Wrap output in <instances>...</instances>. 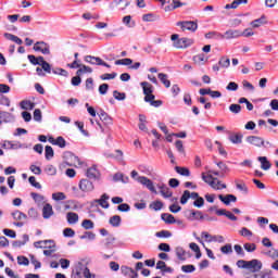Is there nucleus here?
Instances as JSON below:
<instances>
[{
  "label": "nucleus",
  "instance_id": "34",
  "mask_svg": "<svg viewBox=\"0 0 278 278\" xmlns=\"http://www.w3.org/2000/svg\"><path fill=\"white\" fill-rule=\"evenodd\" d=\"M202 179L205 184H208V186H214L216 181H218V178H214L212 175L205 176V174H202Z\"/></svg>",
  "mask_w": 278,
  "mask_h": 278
},
{
  "label": "nucleus",
  "instance_id": "45",
  "mask_svg": "<svg viewBox=\"0 0 278 278\" xmlns=\"http://www.w3.org/2000/svg\"><path fill=\"white\" fill-rule=\"evenodd\" d=\"M53 75H61V77H68V71L60 67L52 70Z\"/></svg>",
  "mask_w": 278,
  "mask_h": 278
},
{
  "label": "nucleus",
  "instance_id": "16",
  "mask_svg": "<svg viewBox=\"0 0 278 278\" xmlns=\"http://www.w3.org/2000/svg\"><path fill=\"white\" fill-rule=\"evenodd\" d=\"M242 36V31L238 29H228L223 34V40H231L233 38H240Z\"/></svg>",
  "mask_w": 278,
  "mask_h": 278
},
{
  "label": "nucleus",
  "instance_id": "25",
  "mask_svg": "<svg viewBox=\"0 0 278 278\" xmlns=\"http://www.w3.org/2000/svg\"><path fill=\"white\" fill-rule=\"evenodd\" d=\"M161 218L164 220V223H166V225H175L176 223L175 216H173V214L163 213Z\"/></svg>",
  "mask_w": 278,
  "mask_h": 278
},
{
  "label": "nucleus",
  "instance_id": "5",
  "mask_svg": "<svg viewBox=\"0 0 278 278\" xmlns=\"http://www.w3.org/2000/svg\"><path fill=\"white\" fill-rule=\"evenodd\" d=\"M66 166H81V161H79V156L73 154L72 152H66L64 154Z\"/></svg>",
  "mask_w": 278,
  "mask_h": 278
},
{
  "label": "nucleus",
  "instance_id": "44",
  "mask_svg": "<svg viewBox=\"0 0 278 278\" xmlns=\"http://www.w3.org/2000/svg\"><path fill=\"white\" fill-rule=\"evenodd\" d=\"M113 97L116 101H125V99H127V94L125 92H119L118 90L113 91Z\"/></svg>",
  "mask_w": 278,
  "mask_h": 278
},
{
  "label": "nucleus",
  "instance_id": "58",
  "mask_svg": "<svg viewBox=\"0 0 278 278\" xmlns=\"http://www.w3.org/2000/svg\"><path fill=\"white\" fill-rule=\"evenodd\" d=\"M156 238H170V236H173V233H170V231L168 230H161L159 232L155 233Z\"/></svg>",
  "mask_w": 278,
  "mask_h": 278
},
{
  "label": "nucleus",
  "instance_id": "57",
  "mask_svg": "<svg viewBox=\"0 0 278 278\" xmlns=\"http://www.w3.org/2000/svg\"><path fill=\"white\" fill-rule=\"evenodd\" d=\"M229 110L232 114H240V112H242V106L240 104H230Z\"/></svg>",
  "mask_w": 278,
  "mask_h": 278
},
{
  "label": "nucleus",
  "instance_id": "63",
  "mask_svg": "<svg viewBox=\"0 0 278 278\" xmlns=\"http://www.w3.org/2000/svg\"><path fill=\"white\" fill-rule=\"evenodd\" d=\"M45 170H46L47 175H51V176L56 175V173H58V169L53 165H48L45 168Z\"/></svg>",
  "mask_w": 278,
  "mask_h": 278
},
{
  "label": "nucleus",
  "instance_id": "22",
  "mask_svg": "<svg viewBox=\"0 0 278 278\" xmlns=\"http://www.w3.org/2000/svg\"><path fill=\"white\" fill-rule=\"evenodd\" d=\"M176 255H177V258L180 260V262H186L187 260L186 255L190 257V253L186 252V250H184V248L181 247L176 248Z\"/></svg>",
  "mask_w": 278,
  "mask_h": 278
},
{
  "label": "nucleus",
  "instance_id": "35",
  "mask_svg": "<svg viewBox=\"0 0 278 278\" xmlns=\"http://www.w3.org/2000/svg\"><path fill=\"white\" fill-rule=\"evenodd\" d=\"M242 134H236V135H231L229 136V140L230 142H232V144H242Z\"/></svg>",
  "mask_w": 278,
  "mask_h": 278
},
{
  "label": "nucleus",
  "instance_id": "54",
  "mask_svg": "<svg viewBox=\"0 0 278 278\" xmlns=\"http://www.w3.org/2000/svg\"><path fill=\"white\" fill-rule=\"evenodd\" d=\"M30 197H31V199L35 200V203H42V201H45V195H41V194L36 193V192H31Z\"/></svg>",
  "mask_w": 278,
  "mask_h": 278
},
{
  "label": "nucleus",
  "instance_id": "24",
  "mask_svg": "<svg viewBox=\"0 0 278 278\" xmlns=\"http://www.w3.org/2000/svg\"><path fill=\"white\" fill-rule=\"evenodd\" d=\"M160 188V192L162 194V197H164V199H170V197H173V191H170V189L166 186V185H161L159 186Z\"/></svg>",
  "mask_w": 278,
  "mask_h": 278
},
{
  "label": "nucleus",
  "instance_id": "64",
  "mask_svg": "<svg viewBox=\"0 0 278 278\" xmlns=\"http://www.w3.org/2000/svg\"><path fill=\"white\" fill-rule=\"evenodd\" d=\"M118 212H130L131 206L127 203H122L117 206Z\"/></svg>",
  "mask_w": 278,
  "mask_h": 278
},
{
  "label": "nucleus",
  "instance_id": "56",
  "mask_svg": "<svg viewBox=\"0 0 278 278\" xmlns=\"http://www.w3.org/2000/svg\"><path fill=\"white\" fill-rule=\"evenodd\" d=\"M222 253H224V255H229V253H233V249L231 248L230 243H227L226 245L220 248Z\"/></svg>",
  "mask_w": 278,
  "mask_h": 278
},
{
  "label": "nucleus",
  "instance_id": "48",
  "mask_svg": "<svg viewBox=\"0 0 278 278\" xmlns=\"http://www.w3.org/2000/svg\"><path fill=\"white\" fill-rule=\"evenodd\" d=\"M81 227L87 230L94 229V222H92L91 219H85L81 223Z\"/></svg>",
  "mask_w": 278,
  "mask_h": 278
},
{
  "label": "nucleus",
  "instance_id": "46",
  "mask_svg": "<svg viewBox=\"0 0 278 278\" xmlns=\"http://www.w3.org/2000/svg\"><path fill=\"white\" fill-rule=\"evenodd\" d=\"M12 217L14 218V220H23V218H27V215L21 211H15L12 213Z\"/></svg>",
  "mask_w": 278,
  "mask_h": 278
},
{
  "label": "nucleus",
  "instance_id": "40",
  "mask_svg": "<svg viewBox=\"0 0 278 278\" xmlns=\"http://www.w3.org/2000/svg\"><path fill=\"white\" fill-rule=\"evenodd\" d=\"M205 38L208 40L212 38H216V40H223V34L218 31H208L205 34Z\"/></svg>",
  "mask_w": 278,
  "mask_h": 278
},
{
  "label": "nucleus",
  "instance_id": "62",
  "mask_svg": "<svg viewBox=\"0 0 278 278\" xmlns=\"http://www.w3.org/2000/svg\"><path fill=\"white\" fill-rule=\"evenodd\" d=\"M181 270L182 273H194V270H197V267L194 265H182Z\"/></svg>",
  "mask_w": 278,
  "mask_h": 278
},
{
  "label": "nucleus",
  "instance_id": "15",
  "mask_svg": "<svg viewBox=\"0 0 278 278\" xmlns=\"http://www.w3.org/2000/svg\"><path fill=\"white\" fill-rule=\"evenodd\" d=\"M3 123H14V115L8 111H0V127Z\"/></svg>",
  "mask_w": 278,
  "mask_h": 278
},
{
  "label": "nucleus",
  "instance_id": "49",
  "mask_svg": "<svg viewBox=\"0 0 278 278\" xmlns=\"http://www.w3.org/2000/svg\"><path fill=\"white\" fill-rule=\"evenodd\" d=\"M114 242H116V238H114V236H109L105 239V243H104L105 249H112V245L114 244Z\"/></svg>",
  "mask_w": 278,
  "mask_h": 278
},
{
  "label": "nucleus",
  "instance_id": "53",
  "mask_svg": "<svg viewBox=\"0 0 278 278\" xmlns=\"http://www.w3.org/2000/svg\"><path fill=\"white\" fill-rule=\"evenodd\" d=\"M203 205H205V199H203V197L200 195L198 199L194 200L193 206L201 208L203 207Z\"/></svg>",
  "mask_w": 278,
  "mask_h": 278
},
{
  "label": "nucleus",
  "instance_id": "41",
  "mask_svg": "<svg viewBox=\"0 0 278 278\" xmlns=\"http://www.w3.org/2000/svg\"><path fill=\"white\" fill-rule=\"evenodd\" d=\"M159 79L162 81V84L165 86V88H168L170 86V80H168V75L164 73H159Z\"/></svg>",
  "mask_w": 278,
  "mask_h": 278
},
{
  "label": "nucleus",
  "instance_id": "59",
  "mask_svg": "<svg viewBox=\"0 0 278 278\" xmlns=\"http://www.w3.org/2000/svg\"><path fill=\"white\" fill-rule=\"evenodd\" d=\"M130 273L132 276L130 278H138V274L131 267L122 266V273Z\"/></svg>",
  "mask_w": 278,
  "mask_h": 278
},
{
  "label": "nucleus",
  "instance_id": "17",
  "mask_svg": "<svg viewBox=\"0 0 278 278\" xmlns=\"http://www.w3.org/2000/svg\"><path fill=\"white\" fill-rule=\"evenodd\" d=\"M218 199L219 201H222V203H224V205H230L231 203H236V201H238V198H236V195L233 194H227V195L219 194Z\"/></svg>",
  "mask_w": 278,
  "mask_h": 278
},
{
  "label": "nucleus",
  "instance_id": "55",
  "mask_svg": "<svg viewBox=\"0 0 278 278\" xmlns=\"http://www.w3.org/2000/svg\"><path fill=\"white\" fill-rule=\"evenodd\" d=\"M17 264L20 266H29V258L27 256H17Z\"/></svg>",
  "mask_w": 278,
  "mask_h": 278
},
{
  "label": "nucleus",
  "instance_id": "9",
  "mask_svg": "<svg viewBox=\"0 0 278 278\" xmlns=\"http://www.w3.org/2000/svg\"><path fill=\"white\" fill-rule=\"evenodd\" d=\"M78 188L81 190V192H92V190H94V184L86 178H83L79 181Z\"/></svg>",
  "mask_w": 278,
  "mask_h": 278
},
{
  "label": "nucleus",
  "instance_id": "33",
  "mask_svg": "<svg viewBox=\"0 0 278 278\" xmlns=\"http://www.w3.org/2000/svg\"><path fill=\"white\" fill-rule=\"evenodd\" d=\"M175 170L182 177H190V169L188 167L176 166Z\"/></svg>",
  "mask_w": 278,
  "mask_h": 278
},
{
  "label": "nucleus",
  "instance_id": "31",
  "mask_svg": "<svg viewBox=\"0 0 278 278\" xmlns=\"http://www.w3.org/2000/svg\"><path fill=\"white\" fill-rule=\"evenodd\" d=\"M22 110H34L36 108V103L29 101V100H23L20 103Z\"/></svg>",
  "mask_w": 278,
  "mask_h": 278
},
{
  "label": "nucleus",
  "instance_id": "8",
  "mask_svg": "<svg viewBox=\"0 0 278 278\" xmlns=\"http://www.w3.org/2000/svg\"><path fill=\"white\" fill-rule=\"evenodd\" d=\"M245 270H249L250 273H260V270H262V261L256 258L248 261Z\"/></svg>",
  "mask_w": 278,
  "mask_h": 278
},
{
  "label": "nucleus",
  "instance_id": "29",
  "mask_svg": "<svg viewBox=\"0 0 278 278\" xmlns=\"http://www.w3.org/2000/svg\"><path fill=\"white\" fill-rule=\"evenodd\" d=\"M217 166H218V168L220 169V177H222V178L225 177V176L227 175V173H230V172H231V169L229 168V166H227V164L224 163V162H218V163H217Z\"/></svg>",
  "mask_w": 278,
  "mask_h": 278
},
{
  "label": "nucleus",
  "instance_id": "4",
  "mask_svg": "<svg viewBox=\"0 0 278 278\" xmlns=\"http://www.w3.org/2000/svg\"><path fill=\"white\" fill-rule=\"evenodd\" d=\"M138 184H141V186H146L150 192H153L154 194H157V190H155V186H153V180L149 179L146 176H139L136 178Z\"/></svg>",
  "mask_w": 278,
  "mask_h": 278
},
{
  "label": "nucleus",
  "instance_id": "19",
  "mask_svg": "<svg viewBox=\"0 0 278 278\" xmlns=\"http://www.w3.org/2000/svg\"><path fill=\"white\" fill-rule=\"evenodd\" d=\"M216 215L217 216H226V218H229V220H238V217L236 215H233V213L225 210V208H219V210H216Z\"/></svg>",
  "mask_w": 278,
  "mask_h": 278
},
{
  "label": "nucleus",
  "instance_id": "61",
  "mask_svg": "<svg viewBox=\"0 0 278 278\" xmlns=\"http://www.w3.org/2000/svg\"><path fill=\"white\" fill-rule=\"evenodd\" d=\"M64 238H74L75 237V230L73 228H65L63 230Z\"/></svg>",
  "mask_w": 278,
  "mask_h": 278
},
{
  "label": "nucleus",
  "instance_id": "3",
  "mask_svg": "<svg viewBox=\"0 0 278 278\" xmlns=\"http://www.w3.org/2000/svg\"><path fill=\"white\" fill-rule=\"evenodd\" d=\"M131 5V2L129 0H113L109 8L110 10H116V8L119 10V12H123L124 10H127Z\"/></svg>",
  "mask_w": 278,
  "mask_h": 278
},
{
  "label": "nucleus",
  "instance_id": "37",
  "mask_svg": "<svg viewBox=\"0 0 278 278\" xmlns=\"http://www.w3.org/2000/svg\"><path fill=\"white\" fill-rule=\"evenodd\" d=\"M99 60H101V58H99V56H92V55L85 56V62H87L88 64L96 65V66H99Z\"/></svg>",
  "mask_w": 278,
  "mask_h": 278
},
{
  "label": "nucleus",
  "instance_id": "1",
  "mask_svg": "<svg viewBox=\"0 0 278 278\" xmlns=\"http://www.w3.org/2000/svg\"><path fill=\"white\" fill-rule=\"evenodd\" d=\"M140 86L143 90V101H151V99H155V94H153L154 87L149 81H142L140 83Z\"/></svg>",
  "mask_w": 278,
  "mask_h": 278
},
{
  "label": "nucleus",
  "instance_id": "14",
  "mask_svg": "<svg viewBox=\"0 0 278 278\" xmlns=\"http://www.w3.org/2000/svg\"><path fill=\"white\" fill-rule=\"evenodd\" d=\"M98 116L106 127H110V125H114V119L105 111L100 110Z\"/></svg>",
  "mask_w": 278,
  "mask_h": 278
},
{
  "label": "nucleus",
  "instance_id": "27",
  "mask_svg": "<svg viewBox=\"0 0 278 278\" xmlns=\"http://www.w3.org/2000/svg\"><path fill=\"white\" fill-rule=\"evenodd\" d=\"M28 240H29V235H23V241H13L12 242V247L14 249H21V247H25L26 245Z\"/></svg>",
  "mask_w": 278,
  "mask_h": 278
},
{
  "label": "nucleus",
  "instance_id": "11",
  "mask_svg": "<svg viewBox=\"0 0 278 278\" xmlns=\"http://www.w3.org/2000/svg\"><path fill=\"white\" fill-rule=\"evenodd\" d=\"M187 220H205L203 212L197 210H189V214L186 215Z\"/></svg>",
  "mask_w": 278,
  "mask_h": 278
},
{
  "label": "nucleus",
  "instance_id": "60",
  "mask_svg": "<svg viewBox=\"0 0 278 278\" xmlns=\"http://www.w3.org/2000/svg\"><path fill=\"white\" fill-rule=\"evenodd\" d=\"M52 199L54 201H64L66 199V194H64V192H56L52 194Z\"/></svg>",
  "mask_w": 278,
  "mask_h": 278
},
{
  "label": "nucleus",
  "instance_id": "51",
  "mask_svg": "<svg viewBox=\"0 0 278 278\" xmlns=\"http://www.w3.org/2000/svg\"><path fill=\"white\" fill-rule=\"evenodd\" d=\"M55 147H60V149H64L66 147V140L64 137L60 136L55 139Z\"/></svg>",
  "mask_w": 278,
  "mask_h": 278
},
{
  "label": "nucleus",
  "instance_id": "32",
  "mask_svg": "<svg viewBox=\"0 0 278 278\" xmlns=\"http://www.w3.org/2000/svg\"><path fill=\"white\" fill-rule=\"evenodd\" d=\"M150 210H154V212H160L164 207V203L160 200L153 201L149 205Z\"/></svg>",
  "mask_w": 278,
  "mask_h": 278
},
{
  "label": "nucleus",
  "instance_id": "2",
  "mask_svg": "<svg viewBox=\"0 0 278 278\" xmlns=\"http://www.w3.org/2000/svg\"><path fill=\"white\" fill-rule=\"evenodd\" d=\"M176 25L180 27L182 31L187 29V31H191L192 34L199 29V24L195 21L177 22Z\"/></svg>",
  "mask_w": 278,
  "mask_h": 278
},
{
  "label": "nucleus",
  "instance_id": "23",
  "mask_svg": "<svg viewBox=\"0 0 278 278\" xmlns=\"http://www.w3.org/2000/svg\"><path fill=\"white\" fill-rule=\"evenodd\" d=\"M87 177L88 179H99V169H97V166H92L87 169Z\"/></svg>",
  "mask_w": 278,
  "mask_h": 278
},
{
  "label": "nucleus",
  "instance_id": "7",
  "mask_svg": "<svg viewBox=\"0 0 278 278\" xmlns=\"http://www.w3.org/2000/svg\"><path fill=\"white\" fill-rule=\"evenodd\" d=\"M33 49H34V51H39L43 55H49L51 53L49 43H47L45 41H37Z\"/></svg>",
  "mask_w": 278,
  "mask_h": 278
},
{
  "label": "nucleus",
  "instance_id": "43",
  "mask_svg": "<svg viewBox=\"0 0 278 278\" xmlns=\"http://www.w3.org/2000/svg\"><path fill=\"white\" fill-rule=\"evenodd\" d=\"M45 153L46 160H53V155H55V152L53 151V148L51 146H46Z\"/></svg>",
  "mask_w": 278,
  "mask_h": 278
},
{
  "label": "nucleus",
  "instance_id": "42",
  "mask_svg": "<svg viewBox=\"0 0 278 278\" xmlns=\"http://www.w3.org/2000/svg\"><path fill=\"white\" fill-rule=\"evenodd\" d=\"M113 180L114 181H122V184H128L129 182V177L126 176V180H125V175H123L121 173H116L113 176Z\"/></svg>",
  "mask_w": 278,
  "mask_h": 278
},
{
  "label": "nucleus",
  "instance_id": "10",
  "mask_svg": "<svg viewBox=\"0 0 278 278\" xmlns=\"http://www.w3.org/2000/svg\"><path fill=\"white\" fill-rule=\"evenodd\" d=\"M35 249H55V241L54 240H41L34 242Z\"/></svg>",
  "mask_w": 278,
  "mask_h": 278
},
{
  "label": "nucleus",
  "instance_id": "47",
  "mask_svg": "<svg viewBox=\"0 0 278 278\" xmlns=\"http://www.w3.org/2000/svg\"><path fill=\"white\" fill-rule=\"evenodd\" d=\"M117 76L118 74L116 72H113L111 74H102L100 76V79H102V81H108L110 79H116Z\"/></svg>",
  "mask_w": 278,
  "mask_h": 278
},
{
  "label": "nucleus",
  "instance_id": "12",
  "mask_svg": "<svg viewBox=\"0 0 278 278\" xmlns=\"http://www.w3.org/2000/svg\"><path fill=\"white\" fill-rule=\"evenodd\" d=\"M247 142H249V144H253V147H266V141H264V138L262 137H257V136H249L247 137Z\"/></svg>",
  "mask_w": 278,
  "mask_h": 278
},
{
  "label": "nucleus",
  "instance_id": "38",
  "mask_svg": "<svg viewBox=\"0 0 278 278\" xmlns=\"http://www.w3.org/2000/svg\"><path fill=\"white\" fill-rule=\"evenodd\" d=\"M157 18L160 17L153 13H148L142 15V21H144V23H153L154 21H157Z\"/></svg>",
  "mask_w": 278,
  "mask_h": 278
},
{
  "label": "nucleus",
  "instance_id": "20",
  "mask_svg": "<svg viewBox=\"0 0 278 278\" xmlns=\"http://www.w3.org/2000/svg\"><path fill=\"white\" fill-rule=\"evenodd\" d=\"M42 216L45 219H49L53 216V206L50 203H47L42 207Z\"/></svg>",
  "mask_w": 278,
  "mask_h": 278
},
{
  "label": "nucleus",
  "instance_id": "36",
  "mask_svg": "<svg viewBox=\"0 0 278 278\" xmlns=\"http://www.w3.org/2000/svg\"><path fill=\"white\" fill-rule=\"evenodd\" d=\"M218 65L222 68H229V66L231 65V61L227 56H222L218 61Z\"/></svg>",
  "mask_w": 278,
  "mask_h": 278
},
{
  "label": "nucleus",
  "instance_id": "52",
  "mask_svg": "<svg viewBox=\"0 0 278 278\" xmlns=\"http://www.w3.org/2000/svg\"><path fill=\"white\" fill-rule=\"evenodd\" d=\"M97 238V235H94V232L91 231H86L84 235L80 236V240H94Z\"/></svg>",
  "mask_w": 278,
  "mask_h": 278
},
{
  "label": "nucleus",
  "instance_id": "13",
  "mask_svg": "<svg viewBox=\"0 0 278 278\" xmlns=\"http://www.w3.org/2000/svg\"><path fill=\"white\" fill-rule=\"evenodd\" d=\"M201 195H199L198 192H190L189 190H185L182 195L180 197V203L181 205H186V203H188V200L190 199H198Z\"/></svg>",
  "mask_w": 278,
  "mask_h": 278
},
{
  "label": "nucleus",
  "instance_id": "6",
  "mask_svg": "<svg viewBox=\"0 0 278 278\" xmlns=\"http://www.w3.org/2000/svg\"><path fill=\"white\" fill-rule=\"evenodd\" d=\"M194 45V40L190 38H180L174 42V47L176 49H188V47H192Z\"/></svg>",
  "mask_w": 278,
  "mask_h": 278
},
{
  "label": "nucleus",
  "instance_id": "18",
  "mask_svg": "<svg viewBox=\"0 0 278 278\" xmlns=\"http://www.w3.org/2000/svg\"><path fill=\"white\" fill-rule=\"evenodd\" d=\"M108 201H110V195H108V193H103L100 199L94 200V203H99V205L102 206L103 210H109L110 202Z\"/></svg>",
  "mask_w": 278,
  "mask_h": 278
},
{
  "label": "nucleus",
  "instance_id": "26",
  "mask_svg": "<svg viewBox=\"0 0 278 278\" xmlns=\"http://www.w3.org/2000/svg\"><path fill=\"white\" fill-rule=\"evenodd\" d=\"M66 218L70 225H75L79 222V215L77 213L70 212L67 213Z\"/></svg>",
  "mask_w": 278,
  "mask_h": 278
},
{
  "label": "nucleus",
  "instance_id": "39",
  "mask_svg": "<svg viewBox=\"0 0 278 278\" xmlns=\"http://www.w3.org/2000/svg\"><path fill=\"white\" fill-rule=\"evenodd\" d=\"M85 73H92V67L80 64L79 68L76 72V75L81 76L85 75Z\"/></svg>",
  "mask_w": 278,
  "mask_h": 278
},
{
  "label": "nucleus",
  "instance_id": "28",
  "mask_svg": "<svg viewBox=\"0 0 278 278\" xmlns=\"http://www.w3.org/2000/svg\"><path fill=\"white\" fill-rule=\"evenodd\" d=\"M122 220L123 219L121 218V215H113L112 217H110L109 224L111 227H121Z\"/></svg>",
  "mask_w": 278,
  "mask_h": 278
},
{
  "label": "nucleus",
  "instance_id": "21",
  "mask_svg": "<svg viewBox=\"0 0 278 278\" xmlns=\"http://www.w3.org/2000/svg\"><path fill=\"white\" fill-rule=\"evenodd\" d=\"M257 160L261 163V168L263 170H270V166H273V164H270L268 157H266V156H258Z\"/></svg>",
  "mask_w": 278,
  "mask_h": 278
},
{
  "label": "nucleus",
  "instance_id": "50",
  "mask_svg": "<svg viewBox=\"0 0 278 278\" xmlns=\"http://www.w3.org/2000/svg\"><path fill=\"white\" fill-rule=\"evenodd\" d=\"M28 181H29L30 186H33V188H37V190H40L42 188V185H40V182L36 181L35 176H30L28 178Z\"/></svg>",
  "mask_w": 278,
  "mask_h": 278
},
{
  "label": "nucleus",
  "instance_id": "30",
  "mask_svg": "<svg viewBox=\"0 0 278 278\" xmlns=\"http://www.w3.org/2000/svg\"><path fill=\"white\" fill-rule=\"evenodd\" d=\"M251 25L254 28L262 27V25H266V15H262L260 18L252 21Z\"/></svg>",
  "mask_w": 278,
  "mask_h": 278
}]
</instances>
